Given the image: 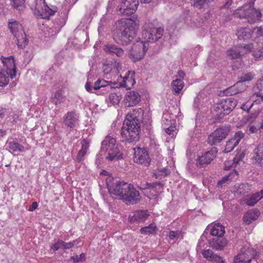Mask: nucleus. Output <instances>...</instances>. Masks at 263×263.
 Listing matches in <instances>:
<instances>
[{
  "label": "nucleus",
  "mask_w": 263,
  "mask_h": 263,
  "mask_svg": "<svg viewBox=\"0 0 263 263\" xmlns=\"http://www.w3.org/2000/svg\"><path fill=\"white\" fill-rule=\"evenodd\" d=\"M135 72L134 71L128 70L126 75L123 78V81L121 83L114 82V88L124 87L126 89H130L135 84Z\"/></svg>",
  "instance_id": "nucleus-13"
},
{
  "label": "nucleus",
  "mask_w": 263,
  "mask_h": 263,
  "mask_svg": "<svg viewBox=\"0 0 263 263\" xmlns=\"http://www.w3.org/2000/svg\"><path fill=\"white\" fill-rule=\"evenodd\" d=\"M215 131L218 132L219 135L226 139L231 131V126L229 125L221 126L217 128Z\"/></svg>",
  "instance_id": "nucleus-35"
},
{
  "label": "nucleus",
  "mask_w": 263,
  "mask_h": 263,
  "mask_svg": "<svg viewBox=\"0 0 263 263\" xmlns=\"http://www.w3.org/2000/svg\"><path fill=\"white\" fill-rule=\"evenodd\" d=\"M44 9H43L42 11L41 12L40 10L37 9H35L34 11V14L37 17H40L43 18Z\"/></svg>",
  "instance_id": "nucleus-62"
},
{
  "label": "nucleus",
  "mask_w": 263,
  "mask_h": 263,
  "mask_svg": "<svg viewBox=\"0 0 263 263\" xmlns=\"http://www.w3.org/2000/svg\"><path fill=\"white\" fill-rule=\"evenodd\" d=\"M103 50L112 55H116L119 58H123L125 53L123 49L118 46L113 44H107L103 47Z\"/></svg>",
  "instance_id": "nucleus-16"
},
{
  "label": "nucleus",
  "mask_w": 263,
  "mask_h": 263,
  "mask_svg": "<svg viewBox=\"0 0 263 263\" xmlns=\"http://www.w3.org/2000/svg\"><path fill=\"white\" fill-rule=\"evenodd\" d=\"M148 186H149L148 190L157 193L162 192L164 186V183L161 182L157 181L153 183H148Z\"/></svg>",
  "instance_id": "nucleus-33"
},
{
  "label": "nucleus",
  "mask_w": 263,
  "mask_h": 263,
  "mask_svg": "<svg viewBox=\"0 0 263 263\" xmlns=\"http://www.w3.org/2000/svg\"><path fill=\"white\" fill-rule=\"evenodd\" d=\"M63 240H58L55 243H54L51 246V249H52L54 251H57L59 249L63 248Z\"/></svg>",
  "instance_id": "nucleus-52"
},
{
  "label": "nucleus",
  "mask_w": 263,
  "mask_h": 263,
  "mask_svg": "<svg viewBox=\"0 0 263 263\" xmlns=\"http://www.w3.org/2000/svg\"><path fill=\"white\" fill-rule=\"evenodd\" d=\"M214 1V0H193V5L196 8L201 9L207 7L209 4L211 3Z\"/></svg>",
  "instance_id": "nucleus-37"
},
{
  "label": "nucleus",
  "mask_w": 263,
  "mask_h": 263,
  "mask_svg": "<svg viewBox=\"0 0 263 263\" xmlns=\"http://www.w3.org/2000/svg\"><path fill=\"white\" fill-rule=\"evenodd\" d=\"M223 92L227 96H233L238 93L234 85H233L230 87L229 88L226 89L223 91Z\"/></svg>",
  "instance_id": "nucleus-47"
},
{
  "label": "nucleus",
  "mask_w": 263,
  "mask_h": 263,
  "mask_svg": "<svg viewBox=\"0 0 263 263\" xmlns=\"http://www.w3.org/2000/svg\"><path fill=\"white\" fill-rule=\"evenodd\" d=\"M236 35L239 40H242L246 42L252 41V29L248 27L239 28L237 31Z\"/></svg>",
  "instance_id": "nucleus-18"
},
{
  "label": "nucleus",
  "mask_w": 263,
  "mask_h": 263,
  "mask_svg": "<svg viewBox=\"0 0 263 263\" xmlns=\"http://www.w3.org/2000/svg\"><path fill=\"white\" fill-rule=\"evenodd\" d=\"M252 259L249 258L246 252L238 254L235 256L233 263H251Z\"/></svg>",
  "instance_id": "nucleus-32"
},
{
  "label": "nucleus",
  "mask_w": 263,
  "mask_h": 263,
  "mask_svg": "<svg viewBox=\"0 0 263 263\" xmlns=\"http://www.w3.org/2000/svg\"><path fill=\"white\" fill-rule=\"evenodd\" d=\"M173 90L177 93H179L184 87V82L180 79L173 80L172 83Z\"/></svg>",
  "instance_id": "nucleus-34"
},
{
  "label": "nucleus",
  "mask_w": 263,
  "mask_h": 263,
  "mask_svg": "<svg viewBox=\"0 0 263 263\" xmlns=\"http://www.w3.org/2000/svg\"><path fill=\"white\" fill-rule=\"evenodd\" d=\"M260 212L257 209H253L248 211L243 216L242 219L246 224H250L256 220L260 215Z\"/></svg>",
  "instance_id": "nucleus-21"
},
{
  "label": "nucleus",
  "mask_w": 263,
  "mask_h": 263,
  "mask_svg": "<svg viewBox=\"0 0 263 263\" xmlns=\"http://www.w3.org/2000/svg\"><path fill=\"white\" fill-rule=\"evenodd\" d=\"M226 2L223 6L220 7V8H228L231 5L232 0H225Z\"/></svg>",
  "instance_id": "nucleus-61"
},
{
  "label": "nucleus",
  "mask_w": 263,
  "mask_h": 263,
  "mask_svg": "<svg viewBox=\"0 0 263 263\" xmlns=\"http://www.w3.org/2000/svg\"><path fill=\"white\" fill-rule=\"evenodd\" d=\"M109 99L113 104H117L119 101V97L115 93H110Z\"/></svg>",
  "instance_id": "nucleus-56"
},
{
  "label": "nucleus",
  "mask_w": 263,
  "mask_h": 263,
  "mask_svg": "<svg viewBox=\"0 0 263 263\" xmlns=\"http://www.w3.org/2000/svg\"><path fill=\"white\" fill-rule=\"evenodd\" d=\"M107 86L110 88L114 87V82L111 81L98 79L95 83L93 88L94 90H98Z\"/></svg>",
  "instance_id": "nucleus-29"
},
{
  "label": "nucleus",
  "mask_w": 263,
  "mask_h": 263,
  "mask_svg": "<svg viewBox=\"0 0 263 263\" xmlns=\"http://www.w3.org/2000/svg\"><path fill=\"white\" fill-rule=\"evenodd\" d=\"M256 121L250 124L248 126V132L250 133H255L259 129V127L255 126Z\"/></svg>",
  "instance_id": "nucleus-51"
},
{
  "label": "nucleus",
  "mask_w": 263,
  "mask_h": 263,
  "mask_svg": "<svg viewBox=\"0 0 263 263\" xmlns=\"http://www.w3.org/2000/svg\"><path fill=\"white\" fill-rule=\"evenodd\" d=\"M76 242H77V240L69 242H65L64 241H63V248L65 249H69L72 248L74 246V245L76 244Z\"/></svg>",
  "instance_id": "nucleus-55"
},
{
  "label": "nucleus",
  "mask_w": 263,
  "mask_h": 263,
  "mask_svg": "<svg viewBox=\"0 0 263 263\" xmlns=\"http://www.w3.org/2000/svg\"><path fill=\"white\" fill-rule=\"evenodd\" d=\"M8 27L13 35L16 38H18L19 37L18 31L22 29L21 24L16 21H12L9 22Z\"/></svg>",
  "instance_id": "nucleus-26"
},
{
  "label": "nucleus",
  "mask_w": 263,
  "mask_h": 263,
  "mask_svg": "<svg viewBox=\"0 0 263 263\" xmlns=\"http://www.w3.org/2000/svg\"><path fill=\"white\" fill-rule=\"evenodd\" d=\"M3 63L4 66H6L7 70L10 72H12L13 73L11 74V78L13 79L16 76V67L15 66L14 58L12 56L5 58L3 60Z\"/></svg>",
  "instance_id": "nucleus-22"
},
{
  "label": "nucleus",
  "mask_w": 263,
  "mask_h": 263,
  "mask_svg": "<svg viewBox=\"0 0 263 263\" xmlns=\"http://www.w3.org/2000/svg\"><path fill=\"white\" fill-rule=\"evenodd\" d=\"M210 235L214 237H223L225 233L224 227L220 223H217L213 226L211 225Z\"/></svg>",
  "instance_id": "nucleus-23"
},
{
  "label": "nucleus",
  "mask_w": 263,
  "mask_h": 263,
  "mask_svg": "<svg viewBox=\"0 0 263 263\" xmlns=\"http://www.w3.org/2000/svg\"><path fill=\"white\" fill-rule=\"evenodd\" d=\"M253 56L256 60L263 59V47L258 49L253 52Z\"/></svg>",
  "instance_id": "nucleus-49"
},
{
  "label": "nucleus",
  "mask_w": 263,
  "mask_h": 263,
  "mask_svg": "<svg viewBox=\"0 0 263 263\" xmlns=\"http://www.w3.org/2000/svg\"><path fill=\"white\" fill-rule=\"evenodd\" d=\"M210 246L217 250H223L228 243L227 240L224 237H215L209 240Z\"/></svg>",
  "instance_id": "nucleus-17"
},
{
  "label": "nucleus",
  "mask_w": 263,
  "mask_h": 263,
  "mask_svg": "<svg viewBox=\"0 0 263 263\" xmlns=\"http://www.w3.org/2000/svg\"><path fill=\"white\" fill-rule=\"evenodd\" d=\"M9 148L13 152H25V147L18 143L13 141L8 142Z\"/></svg>",
  "instance_id": "nucleus-36"
},
{
  "label": "nucleus",
  "mask_w": 263,
  "mask_h": 263,
  "mask_svg": "<svg viewBox=\"0 0 263 263\" xmlns=\"http://www.w3.org/2000/svg\"><path fill=\"white\" fill-rule=\"evenodd\" d=\"M78 120V116L74 111L68 112L63 120L64 124L71 128H73L76 126Z\"/></svg>",
  "instance_id": "nucleus-19"
},
{
  "label": "nucleus",
  "mask_w": 263,
  "mask_h": 263,
  "mask_svg": "<svg viewBox=\"0 0 263 263\" xmlns=\"http://www.w3.org/2000/svg\"><path fill=\"white\" fill-rule=\"evenodd\" d=\"M38 206V204L36 202L34 201L32 203V204L29 206V211H33L34 210H35Z\"/></svg>",
  "instance_id": "nucleus-63"
},
{
  "label": "nucleus",
  "mask_w": 263,
  "mask_h": 263,
  "mask_svg": "<svg viewBox=\"0 0 263 263\" xmlns=\"http://www.w3.org/2000/svg\"><path fill=\"white\" fill-rule=\"evenodd\" d=\"M164 30L161 28H153L149 30H143L142 32V36L144 39L143 42H154L158 41L163 35Z\"/></svg>",
  "instance_id": "nucleus-12"
},
{
  "label": "nucleus",
  "mask_w": 263,
  "mask_h": 263,
  "mask_svg": "<svg viewBox=\"0 0 263 263\" xmlns=\"http://www.w3.org/2000/svg\"><path fill=\"white\" fill-rule=\"evenodd\" d=\"M139 28V23L132 18H121L114 25L112 36L114 41L122 45L132 43Z\"/></svg>",
  "instance_id": "nucleus-1"
},
{
  "label": "nucleus",
  "mask_w": 263,
  "mask_h": 263,
  "mask_svg": "<svg viewBox=\"0 0 263 263\" xmlns=\"http://www.w3.org/2000/svg\"><path fill=\"white\" fill-rule=\"evenodd\" d=\"M141 101V96L138 92L135 91L128 92L125 96L124 104L126 107L136 105Z\"/></svg>",
  "instance_id": "nucleus-14"
},
{
  "label": "nucleus",
  "mask_w": 263,
  "mask_h": 263,
  "mask_svg": "<svg viewBox=\"0 0 263 263\" xmlns=\"http://www.w3.org/2000/svg\"><path fill=\"white\" fill-rule=\"evenodd\" d=\"M71 260H72L73 263L82 262L85 260V254L82 253L79 256L78 255H73L71 257Z\"/></svg>",
  "instance_id": "nucleus-46"
},
{
  "label": "nucleus",
  "mask_w": 263,
  "mask_h": 263,
  "mask_svg": "<svg viewBox=\"0 0 263 263\" xmlns=\"http://www.w3.org/2000/svg\"><path fill=\"white\" fill-rule=\"evenodd\" d=\"M259 196L257 194H253L250 196H247L240 201L241 204H246L248 206H254L258 201Z\"/></svg>",
  "instance_id": "nucleus-28"
},
{
  "label": "nucleus",
  "mask_w": 263,
  "mask_h": 263,
  "mask_svg": "<svg viewBox=\"0 0 263 263\" xmlns=\"http://www.w3.org/2000/svg\"><path fill=\"white\" fill-rule=\"evenodd\" d=\"M103 69L104 74H109L112 70V66L111 64H103Z\"/></svg>",
  "instance_id": "nucleus-54"
},
{
  "label": "nucleus",
  "mask_w": 263,
  "mask_h": 263,
  "mask_svg": "<svg viewBox=\"0 0 263 263\" xmlns=\"http://www.w3.org/2000/svg\"><path fill=\"white\" fill-rule=\"evenodd\" d=\"M229 54L233 59H237L240 57L241 54L240 52L236 50H230L229 51Z\"/></svg>",
  "instance_id": "nucleus-57"
},
{
  "label": "nucleus",
  "mask_w": 263,
  "mask_h": 263,
  "mask_svg": "<svg viewBox=\"0 0 263 263\" xmlns=\"http://www.w3.org/2000/svg\"><path fill=\"white\" fill-rule=\"evenodd\" d=\"M82 148L81 149H83L87 152V149L89 147V142L86 139H83L81 142Z\"/></svg>",
  "instance_id": "nucleus-58"
},
{
  "label": "nucleus",
  "mask_w": 263,
  "mask_h": 263,
  "mask_svg": "<svg viewBox=\"0 0 263 263\" xmlns=\"http://www.w3.org/2000/svg\"><path fill=\"white\" fill-rule=\"evenodd\" d=\"M211 225L209 224L207 227L205 229L204 232L203 233V234H202L201 236V239H203V238H205L206 239V236L209 233V232H210V228H211Z\"/></svg>",
  "instance_id": "nucleus-60"
},
{
  "label": "nucleus",
  "mask_w": 263,
  "mask_h": 263,
  "mask_svg": "<svg viewBox=\"0 0 263 263\" xmlns=\"http://www.w3.org/2000/svg\"><path fill=\"white\" fill-rule=\"evenodd\" d=\"M252 159L260 166H263V145L259 144L254 149Z\"/></svg>",
  "instance_id": "nucleus-24"
},
{
  "label": "nucleus",
  "mask_w": 263,
  "mask_h": 263,
  "mask_svg": "<svg viewBox=\"0 0 263 263\" xmlns=\"http://www.w3.org/2000/svg\"><path fill=\"white\" fill-rule=\"evenodd\" d=\"M202 254L204 258L210 261L212 260L215 258V256L218 255L217 254H214L213 251L211 249L203 250L202 251Z\"/></svg>",
  "instance_id": "nucleus-40"
},
{
  "label": "nucleus",
  "mask_w": 263,
  "mask_h": 263,
  "mask_svg": "<svg viewBox=\"0 0 263 263\" xmlns=\"http://www.w3.org/2000/svg\"><path fill=\"white\" fill-rule=\"evenodd\" d=\"M234 85L238 91V93L244 91L247 87L245 84L240 80H238Z\"/></svg>",
  "instance_id": "nucleus-44"
},
{
  "label": "nucleus",
  "mask_w": 263,
  "mask_h": 263,
  "mask_svg": "<svg viewBox=\"0 0 263 263\" xmlns=\"http://www.w3.org/2000/svg\"><path fill=\"white\" fill-rule=\"evenodd\" d=\"M148 183L145 182L144 183H142L141 184V186L139 187V189L141 190H148L149 186H148Z\"/></svg>",
  "instance_id": "nucleus-64"
},
{
  "label": "nucleus",
  "mask_w": 263,
  "mask_h": 263,
  "mask_svg": "<svg viewBox=\"0 0 263 263\" xmlns=\"http://www.w3.org/2000/svg\"><path fill=\"white\" fill-rule=\"evenodd\" d=\"M86 151L83 149H80L77 156V160L78 162H80L83 160V157L86 155Z\"/></svg>",
  "instance_id": "nucleus-53"
},
{
  "label": "nucleus",
  "mask_w": 263,
  "mask_h": 263,
  "mask_svg": "<svg viewBox=\"0 0 263 263\" xmlns=\"http://www.w3.org/2000/svg\"><path fill=\"white\" fill-rule=\"evenodd\" d=\"M256 88L259 90V91L257 93V96L263 97V76L259 79L256 83Z\"/></svg>",
  "instance_id": "nucleus-45"
},
{
  "label": "nucleus",
  "mask_w": 263,
  "mask_h": 263,
  "mask_svg": "<svg viewBox=\"0 0 263 263\" xmlns=\"http://www.w3.org/2000/svg\"><path fill=\"white\" fill-rule=\"evenodd\" d=\"M223 139L222 136L219 135L218 132L214 130L208 136L207 141L209 144L213 145L221 142Z\"/></svg>",
  "instance_id": "nucleus-27"
},
{
  "label": "nucleus",
  "mask_w": 263,
  "mask_h": 263,
  "mask_svg": "<svg viewBox=\"0 0 263 263\" xmlns=\"http://www.w3.org/2000/svg\"><path fill=\"white\" fill-rule=\"evenodd\" d=\"M134 156L133 160L134 162L144 166H147L149 164L151 158L146 148L137 147L134 148Z\"/></svg>",
  "instance_id": "nucleus-9"
},
{
  "label": "nucleus",
  "mask_w": 263,
  "mask_h": 263,
  "mask_svg": "<svg viewBox=\"0 0 263 263\" xmlns=\"http://www.w3.org/2000/svg\"><path fill=\"white\" fill-rule=\"evenodd\" d=\"M138 5V0H122L119 11L122 15H130L136 12Z\"/></svg>",
  "instance_id": "nucleus-10"
},
{
  "label": "nucleus",
  "mask_w": 263,
  "mask_h": 263,
  "mask_svg": "<svg viewBox=\"0 0 263 263\" xmlns=\"http://www.w3.org/2000/svg\"><path fill=\"white\" fill-rule=\"evenodd\" d=\"M111 177L106 179L107 187L110 194L114 195L121 199L123 194L125 191L128 183L124 181H116Z\"/></svg>",
  "instance_id": "nucleus-7"
},
{
  "label": "nucleus",
  "mask_w": 263,
  "mask_h": 263,
  "mask_svg": "<svg viewBox=\"0 0 263 263\" xmlns=\"http://www.w3.org/2000/svg\"><path fill=\"white\" fill-rule=\"evenodd\" d=\"M13 72H10L8 70H2L0 72V86H5L9 82V77Z\"/></svg>",
  "instance_id": "nucleus-31"
},
{
  "label": "nucleus",
  "mask_w": 263,
  "mask_h": 263,
  "mask_svg": "<svg viewBox=\"0 0 263 263\" xmlns=\"http://www.w3.org/2000/svg\"><path fill=\"white\" fill-rule=\"evenodd\" d=\"M65 100V97L62 95L61 91H57L54 95L52 102L54 103L55 105L60 104L63 102Z\"/></svg>",
  "instance_id": "nucleus-38"
},
{
  "label": "nucleus",
  "mask_w": 263,
  "mask_h": 263,
  "mask_svg": "<svg viewBox=\"0 0 263 263\" xmlns=\"http://www.w3.org/2000/svg\"><path fill=\"white\" fill-rule=\"evenodd\" d=\"M140 134L141 125L139 120L136 116L127 114L121 128L122 141L125 143L137 142L140 140Z\"/></svg>",
  "instance_id": "nucleus-2"
},
{
  "label": "nucleus",
  "mask_w": 263,
  "mask_h": 263,
  "mask_svg": "<svg viewBox=\"0 0 263 263\" xmlns=\"http://www.w3.org/2000/svg\"><path fill=\"white\" fill-rule=\"evenodd\" d=\"M45 4V2L44 3ZM43 18L49 19L50 16L53 15L58 11V8L56 6H51L49 7L47 4H44V8Z\"/></svg>",
  "instance_id": "nucleus-30"
},
{
  "label": "nucleus",
  "mask_w": 263,
  "mask_h": 263,
  "mask_svg": "<svg viewBox=\"0 0 263 263\" xmlns=\"http://www.w3.org/2000/svg\"><path fill=\"white\" fill-rule=\"evenodd\" d=\"M255 103H257V100H255L253 103L250 104L249 102L246 103V104H243V105L241 107V109H242L243 110H246L248 112H251V115L248 116V120H253L254 119L258 114H259V112H255L253 114V110L252 108L255 105Z\"/></svg>",
  "instance_id": "nucleus-25"
},
{
  "label": "nucleus",
  "mask_w": 263,
  "mask_h": 263,
  "mask_svg": "<svg viewBox=\"0 0 263 263\" xmlns=\"http://www.w3.org/2000/svg\"><path fill=\"white\" fill-rule=\"evenodd\" d=\"M148 216L147 211H137L134 213L132 216L129 215L128 219L131 223H139L144 221Z\"/></svg>",
  "instance_id": "nucleus-20"
},
{
  "label": "nucleus",
  "mask_w": 263,
  "mask_h": 263,
  "mask_svg": "<svg viewBox=\"0 0 263 263\" xmlns=\"http://www.w3.org/2000/svg\"><path fill=\"white\" fill-rule=\"evenodd\" d=\"M237 101L233 98L222 99L213 107L214 122H220L223 118L229 115L237 105Z\"/></svg>",
  "instance_id": "nucleus-3"
},
{
  "label": "nucleus",
  "mask_w": 263,
  "mask_h": 263,
  "mask_svg": "<svg viewBox=\"0 0 263 263\" xmlns=\"http://www.w3.org/2000/svg\"><path fill=\"white\" fill-rule=\"evenodd\" d=\"M149 46V43L143 42L142 40L137 39L132 46L129 50V59L134 63L142 59Z\"/></svg>",
  "instance_id": "nucleus-6"
},
{
  "label": "nucleus",
  "mask_w": 263,
  "mask_h": 263,
  "mask_svg": "<svg viewBox=\"0 0 263 263\" xmlns=\"http://www.w3.org/2000/svg\"><path fill=\"white\" fill-rule=\"evenodd\" d=\"M25 0H11L14 8L20 10L24 8Z\"/></svg>",
  "instance_id": "nucleus-42"
},
{
  "label": "nucleus",
  "mask_w": 263,
  "mask_h": 263,
  "mask_svg": "<svg viewBox=\"0 0 263 263\" xmlns=\"http://www.w3.org/2000/svg\"><path fill=\"white\" fill-rule=\"evenodd\" d=\"M231 175L230 173L229 175H226L223 177L221 180H219L217 183L218 187H222L225 184V183L229 180V178Z\"/></svg>",
  "instance_id": "nucleus-48"
},
{
  "label": "nucleus",
  "mask_w": 263,
  "mask_h": 263,
  "mask_svg": "<svg viewBox=\"0 0 263 263\" xmlns=\"http://www.w3.org/2000/svg\"><path fill=\"white\" fill-rule=\"evenodd\" d=\"M179 235L178 231H171L169 233L168 237L171 239H173Z\"/></svg>",
  "instance_id": "nucleus-59"
},
{
  "label": "nucleus",
  "mask_w": 263,
  "mask_h": 263,
  "mask_svg": "<svg viewBox=\"0 0 263 263\" xmlns=\"http://www.w3.org/2000/svg\"><path fill=\"white\" fill-rule=\"evenodd\" d=\"M218 149L215 147H213L210 150L203 153L201 156L198 157L196 160V165L199 167H204L210 164L216 157Z\"/></svg>",
  "instance_id": "nucleus-11"
},
{
  "label": "nucleus",
  "mask_w": 263,
  "mask_h": 263,
  "mask_svg": "<svg viewBox=\"0 0 263 263\" xmlns=\"http://www.w3.org/2000/svg\"><path fill=\"white\" fill-rule=\"evenodd\" d=\"M255 0H250L248 3L244 4L237 9L235 13L236 17L247 19L248 22L253 23L260 19L261 13L258 10L254 8Z\"/></svg>",
  "instance_id": "nucleus-4"
},
{
  "label": "nucleus",
  "mask_w": 263,
  "mask_h": 263,
  "mask_svg": "<svg viewBox=\"0 0 263 263\" xmlns=\"http://www.w3.org/2000/svg\"><path fill=\"white\" fill-rule=\"evenodd\" d=\"M252 77L251 76V73H247L245 74H243L241 77L239 78V80L241 81L243 83H245L246 82L250 81L252 80Z\"/></svg>",
  "instance_id": "nucleus-50"
},
{
  "label": "nucleus",
  "mask_w": 263,
  "mask_h": 263,
  "mask_svg": "<svg viewBox=\"0 0 263 263\" xmlns=\"http://www.w3.org/2000/svg\"><path fill=\"white\" fill-rule=\"evenodd\" d=\"M155 231V227H153V224H149L148 226L143 227L140 229L141 233L144 234H152Z\"/></svg>",
  "instance_id": "nucleus-41"
},
{
  "label": "nucleus",
  "mask_w": 263,
  "mask_h": 263,
  "mask_svg": "<svg viewBox=\"0 0 263 263\" xmlns=\"http://www.w3.org/2000/svg\"><path fill=\"white\" fill-rule=\"evenodd\" d=\"M116 143V140L110 136H106L102 142L101 151L108 152V156L106 157L108 160H118L123 158V154L120 152Z\"/></svg>",
  "instance_id": "nucleus-5"
},
{
  "label": "nucleus",
  "mask_w": 263,
  "mask_h": 263,
  "mask_svg": "<svg viewBox=\"0 0 263 263\" xmlns=\"http://www.w3.org/2000/svg\"><path fill=\"white\" fill-rule=\"evenodd\" d=\"M126 204H135L140 200V195L132 184H128L121 199Z\"/></svg>",
  "instance_id": "nucleus-8"
},
{
  "label": "nucleus",
  "mask_w": 263,
  "mask_h": 263,
  "mask_svg": "<svg viewBox=\"0 0 263 263\" xmlns=\"http://www.w3.org/2000/svg\"><path fill=\"white\" fill-rule=\"evenodd\" d=\"M244 134L241 131L236 132L233 137L227 142L225 149L227 152H230L238 144L240 140L243 137Z\"/></svg>",
  "instance_id": "nucleus-15"
},
{
  "label": "nucleus",
  "mask_w": 263,
  "mask_h": 263,
  "mask_svg": "<svg viewBox=\"0 0 263 263\" xmlns=\"http://www.w3.org/2000/svg\"><path fill=\"white\" fill-rule=\"evenodd\" d=\"M168 174L169 171L164 168L160 170H158L157 172L154 174V176H155L156 179H158L161 178L162 177H165Z\"/></svg>",
  "instance_id": "nucleus-43"
},
{
  "label": "nucleus",
  "mask_w": 263,
  "mask_h": 263,
  "mask_svg": "<svg viewBox=\"0 0 263 263\" xmlns=\"http://www.w3.org/2000/svg\"><path fill=\"white\" fill-rule=\"evenodd\" d=\"M252 41L260 36H263V28L262 27H257L252 30Z\"/></svg>",
  "instance_id": "nucleus-39"
}]
</instances>
